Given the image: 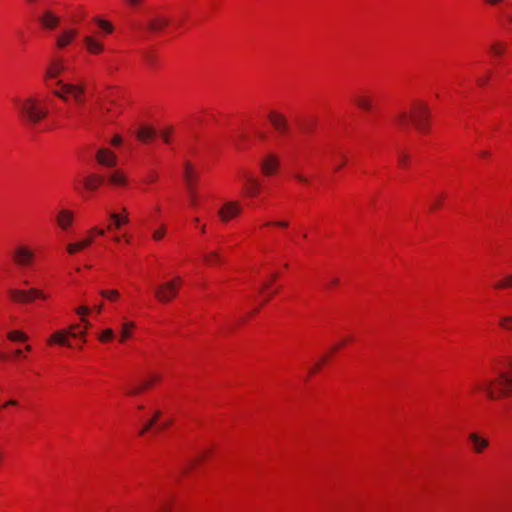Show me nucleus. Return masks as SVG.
I'll return each instance as SVG.
<instances>
[{
	"mask_svg": "<svg viewBox=\"0 0 512 512\" xmlns=\"http://www.w3.org/2000/svg\"><path fill=\"white\" fill-rule=\"evenodd\" d=\"M430 108L424 102H414L410 111L401 110L395 115L396 124L402 129L413 125L420 133L429 130Z\"/></svg>",
	"mask_w": 512,
	"mask_h": 512,
	"instance_id": "1",
	"label": "nucleus"
},
{
	"mask_svg": "<svg viewBox=\"0 0 512 512\" xmlns=\"http://www.w3.org/2000/svg\"><path fill=\"white\" fill-rule=\"evenodd\" d=\"M479 389L487 394V397L494 400L508 395L512 391V375L499 372L494 380H483L476 384Z\"/></svg>",
	"mask_w": 512,
	"mask_h": 512,
	"instance_id": "2",
	"label": "nucleus"
},
{
	"mask_svg": "<svg viewBox=\"0 0 512 512\" xmlns=\"http://www.w3.org/2000/svg\"><path fill=\"white\" fill-rule=\"evenodd\" d=\"M17 106L20 111V118L30 125L39 123L48 114L47 108L33 97L18 101Z\"/></svg>",
	"mask_w": 512,
	"mask_h": 512,
	"instance_id": "3",
	"label": "nucleus"
},
{
	"mask_svg": "<svg viewBox=\"0 0 512 512\" xmlns=\"http://www.w3.org/2000/svg\"><path fill=\"white\" fill-rule=\"evenodd\" d=\"M58 89L53 94L64 101L72 98L77 104L82 105L85 101V86L83 84L65 83L62 80L56 82Z\"/></svg>",
	"mask_w": 512,
	"mask_h": 512,
	"instance_id": "4",
	"label": "nucleus"
},
{
	"mask_svg": "<svg viewBox=\"0 0 512 512\" xmlns=\"http://www.w3.org/2000/svg\"><path fill=\"white\" fill-rule=\"evenodd\" d=\"M181 284V278L177 277L162 285H159L155 290V296L162 302H170L178 293V286Z\"/></svg>",
	"mask_w": 512,
	"mask_h": 512,
	"instance_id": "5",
	"label": "nucleus"
},
{
	"mask_svg": "<svg viewBox=\"0 0 512 512\" xmlns=\"http://www.w3.org/2000/svg\"><path fill=\"white\" fill-rule=\"evenodd\" d=\"M8 294L13 301L19 302V303L31 302L35 298H41V299L47 298L46 294L37 288H32L28 291L20 290V289H10L8 291Z\"/></svg>",
	"mask_w": 512,
	"mask_h": 512,
	"instance_id": "6",
	"label": "nucleus"
},
{
	"mask_svg": "<svg viewBox=\"0 0 512 512\" xmlns=\"http://www.w3.org/2000/svg\"><path fill=\"white\" fill-rule=\"evenodd\" d=\"M242 211L239 201H228L219 209L218 215L223 222H228L235 218Z\"/></svg>",
	"mask_w": 512,
	"mask_h": 512,
	"instance_id": "7",
	"label": "nucleus"
},
{
	"mask_svg": "<svg viewBox=\"0 0 512 512\" xmlns=\"http://www.w3.org/2000/svg\"><path fill=\"white\" fill-rule=\"evenodd\" d=\"M77 327H78L77 325H72L67 330H61V331L55 332L49 338V341H48L49 344L56 343L59 345L71 347V343L69 341V336L77 338V333L74 331V329H76Z\"/></svg>",
	"mask_w": 512,
	"mask_h": 512,
	"instance_id": "8",
	"label": "nucleus"
},
{
	"mask_svg": "<svg viewBox=\"0 0 512 512\" xmlns=\"http://www.w3.org/2000/svg\"><path fill=\"white\" fill-rule=\"evenodd\" d=\"M34 252L26 246H18L13 252V259L20 267L29 266L34 259Z\"/></svg>",
	"mask_w": 512,
	"mask_h": 512,
	"instance_id": "9",
	"label": "nucleus"
},
{
	"mask_svg": "<svg viewBox=\"0 0 512 512\" xmlns=\"http://www.w3.org/2000/svg\"><path fill=\"white\" fill-rule=\"evenodd\" d=\"M67 65L65 64L64 60L61 58H55L53 59L47 70L45 77L47 80L49 79H56L61 73L66 71Z\"/></svg>",
	"mask_w": 512,
	"mask_h": 512,
	"instance_id": "10",
	"label": "nucleus"
},
{
	"mask_svg": "<svg viewBox=\"0 0 512 512\" xmlns=\"http://www.w3.org/2000/svg\"><path fill=\"white\" fill-rule=\"evenodd\" d=\"M242 178L245 181L244 191L245 193L250 196L254 197L256 196L261 189V184L259 180L251 176L249 173L243 172Z\"/></svg>",
	"mask_w": 512,
	"mask_h": 512,
	"instance_id": "11",
	"label": "nucleus"
},
{
	"mask_svg": "<svg viewBox=\"0 0 512 512\" xmlns=\"http://www.w3.org/2000/svg\"><path fill=\"white\" fill-rule=\"evenodd\" d=\"M278 165L279 159L274 154H268L260 163L262 172L267 176L274 174L277 171Z\"/></svg>",
	"mask_w": 512,
	"mask_h": 512,
	"instance_id": "12",
	"label": "nucleus"
},
{
	"mask_svg": "<svg viewBox=\"0 0 512 512\" xmlns=\"http://www.w3.org/2000/svg\"><path fill=\"white\" fill-rule=\"evenodd\" d=\"M83 43L88 53L97 55L104 51V45L97 38L87 35L83 38Z\"/></svg>",
	"mask_w": 512,
	"mask_h": 512,
	"instance_id": "13",
	"label": "nucleus"
},
{
	"mask_svg": "<svg viewBox=\"0 0 512 512\" xmlns=\"http://www.w3.org/2000/svg\"><path fill=\"white\" fill-rule=\"evenodd\" d=\"M73 220L74 213L68 209H61L56 216L57 224L62 230H67L72 225Z\"/></svg>",
	"mask_w": 512,
	"mask_h": 512,
	"instance_id": "14",
	"label": "nucleus"
},
{
	"mask_svg": "<svg viewBox=\"0 0 512 512\" xmlns=\"http://www.w3.org/2000/svg\"><path fill=\"white\" fill-rule=\"evenodd\" d=\"M169 21L167 18L160 15H156L148 19L146 28L151 32H159L168 25Z\"/></svg>",
	"mask_w": 512,
	"mask_h": 512,
	"instance_id": "15",
	"label": "nucleus"
},
{
	"mask_svg": "<svg viewBox=\"0 0 512 512\" xmlns=\"http://www.w3.org/2000/svg\"><path fill=\"white\" fill-rule=\"evenodd\" d=\"M269 120L278 132L285 133L287 131L288 123L282 114L271 112L269 114Z\"/></svg>",
	"mask_w": 512,
	"mask_h": 512,
	"instance_id": "16",
	"label": "nucleus"
},
{
	"mask_svg": "<svg viewBox=\"0 0 512 512\" xmlns=\"http://www.w3.org/2000/svg\"><path fill=\"white\" fill-rule=\"evenodd\" d=\"M77 31L75 29H66L56 38V45L58 48H65L76 37Z\"/></svg>",
	"mask_w": 512,
	"mask_h": 512,
	"instance_id": "17",
	"label": "nucleus"
},
{
	"mask_svg": "<svg viewBox=\"0 0 512 512\" xmlns=\"http://www.w3.org/2000/svg\"><path fill=\"white\" fill-rule=\"evenodd\" d=\"M40 23L47 29H54L58 26L60 19L54 15L50 10L44 11L39 17Z\"/></svg>",
	"mask_w": 512,
	"mask_h": 512,
	"instance_id": "18",
	"label": "nucleus"
},
{
	"mask_svg": "<svg viewBox=\"0 0 512 512\" xmlns=\"http://www.w3.org/2000/svg\"><path fill=\"white\" fill-rule=\"evenodd\" d=\"M468 438L471 441V443L473 445V450L476 453H482L489 445V442L487 439L480 437L476 433L469 434Z\"/></svg>",
	"mask_w": 512,
	"mask_h": 512,
	"instance_id": "19",
	"label": "nucleus"
},
{
	"mask_svg": "<svg viewBox=\"0 0 512 512\" xmlns=\"http://www.w3.org/2000/svg\"><path fill=\"white\" fill-rule=\"evenodd\" d=\"M97 160L100 164L114 166L116 164L115 155L107 149H100L97 153Z\"/></svg>",
	"mask_w": 512,
	"mask_h": 512,
	"instance_id": "20",
	"label": "nucleus"
},
{
	"mask_svg": "<svg viewBox=\"0 0 512 512\" xmlns=\"http://www.w3.org/2000/svg\"><path fill=\"white\" fill-rule=\"evenodd\" d=\"M184 179L189 190L194 188V183L197 180V176L193 170L191 164L186 163L184 167Z\"/></svg>",
	"mask_w": 512,
	"mask_h": 512,
	"instance_id": "21",
	"label": "nucleus"
},
{
	"mask_svg": "<svg viewBox=\"0 0 512 512\" xmlns=\"http://www.w3.org/2000/svg\"><path fill=\"white\" fill-rule=\"evenodd\" d=\"M135 327V323L132 321H126L121 325L119 341L124 343L127 339L132 336V330Z\"/></svg>",
	"mask_w": 512,
	"mask_h": 512,
	"instance_id": "22",
	"label": "nucleus"
},
{
	"mask_svg": "<svg viewBox=\"0 0 512 512\" xmlns=\"http://www.w3.org/2000/svg\"><path fill=\"white\" fill-rule=\"evenodd\" d=\"M156 135V132L153 128L150 127H141L137 132V138L142 142H147L153 139Z\"/></svg>",
	"mask_w": 512,
	"mask_h": 512,
	"instance_id": "23",
	"label": "nucleus"
},
{
	"mask_svg": "<svg viewBox=\"0 0 512 512\" xmlns=\"http://www.w3.org/2000/svg\"><path fill=\"white\" fill-rule=\"evenodd\" d=\"M102 182L103 179L101 176L91 175L85 179L84 185L89 190H96Z\"/></svg>",
	"mask_w": 512,
	"mask_h": 512,
	"instance_id": "24",
	"label": "nucleus"
},
{
	"mask_svg": "<svg viewBox=\"0 0 512 512\" xmlns=\"http://www.w3.org/2000/svg\"><path fill=\"white\" fill-rule=\"evenodd\" d=\"M356 105L365 111H370L372 108V100L366 95H359L355 98Z\"/></svg>",
	"mask_w": 512,
	"mask_h": 512,
	"instance_id": "25",
	"label": "nucleus"
},
{
	"mask_svg": "<svg viewBox=\"0 0 512 512\" xmlns=\"http://www.w3.org/2000/svg\"><path fill=\"white\" fill-rule=\"evenodd\" d=\"M110 218L113 221V224L109 225L108 229H112V227H114L116 229H120L122 227V225L128 223V221H129L127 215H124L121 217L120 215H118L116 213H111Z\"/></svg>",
	"mask_w": 512,
	"mask_h": 512,
	"instance_id": "26",
	"label": "nucleus"
},
{
	"mask_svg": "<svg viewBox=\"0 0 512 512\" xmlns=\"http://www.w3.org/2000/svg\"><path fill=\"white\" fill-rule=\"evenodd\" d=\"M109 182L114 186H124L126 184V176L120 171H115L109 176Z\"/></svg>",
	"mask_w": 512,
	"mask_h": 512,
	"instance_id": "27",
	"label": "nucleus"
},
{
	"mask_svg": "<svg viewBox=\"0 0 512 512\" xmlns=\"http://www.w3.org/2000/svg\"><path fill=\"white\" fill-rule=\"evenodd\" d=\"M506 51V44L503 42H494L490 45V52L496 56L501 57Z\"/></svg>",
	"mask_w": 512,
	"mask_h": 512,
	"instance_id": "28",
	"label": "nucleus"
},
{
	"mask_svg": "<svg viewBox=\"0 0 512 512\" xmlns=\"http://www.w3.org/2000/svg\"><path fill=\"white\" fill-rule=\"evenodd\" d=\"M7 337L9 340L14 342H24L28 339V336L19 330H13L8 332Z\"/></svg>",
	"mask_w": 512,
	"mask_h": 512,
	"instance_id": "29",
	"label": "nucleus"
},
{
	"mask_svg": "<svg viewBox=\"0 0 512 512\" xmlns=\"http://www.w3.org/2000/svg\"><path fill=\"white\" fill-rule=\"evenodd\" d=\"M156 512H172V503L169 499L159 501Z\"/></svg>",
	"mask_w": 512,
	"mask_h": 512,
	"instance_id": "30",
	"label": "nucleus"
},
{
	"mask_svg": "<svg viewBox=\"0 0 512 512\" xmlns=\"http://www.w3.org/2000/svg\"><path fill=\"white\" fill-rule=\"evenodd\" d=\"M161 415V412L160 411H156L152 417V419L150 421L147 422V424L140 430L139 434L140 435H143L145 434L148 430H150L154 424L156 423V421L159 419Z\"/></svg>",
	"mask_w": 512,
	"mask_h": 512,
	"instance_id": "31",
	"label": "nucleus"
},
{
	"mask_svg": "<svg viewBox=\"0 0 512 512\" xmlns=\"http://www.w3.org/2000/svg\"><path fill=\"white\" fill-rule=\"evenodd\" d=\"M100 295L109 301H116L119 298V292L117 290H101Z\"/></svg>",
	"mask_w": 512,
	"mask_h": 512,
	"instance_id": "32",
	"label": "nucleus"
},
{
	"mask_svg": "<svg viewBox=\"0 0 512 512\" xmlns=\"http://www.w3.org/2000/svg\"><path fill=\"white\" fill-rule=\"evenodd\" d=\"M153 379H150V380H147L143 383V385L141 386H138V387H133L132 389H130L128 391V394L130 395H136V394H139L140 392H142L144 389L150 387L152 384H153Z\"/></svg>",
	"mask_w": 512,
	"mask_h": 512,
	"instance_id": "33",
	"label": "nucleus"
},
{
	"mask_svg": "<svg viewBox=\"0 0 512 512\" xmlns=\"http://www.w3.org/2000/svg\"><path fill=\"white\" fill-rule=\"evenodd\" d=\"M499 326L504 330L512 332V316H504L499 320Z\"/></svg>",
	"mask_w": 512,
	"mask_h": 512,
	"instance_id": "34",
	"label": "nucleus"
},
{
	"mask_svg": "<svg viewBox=\"0 0 512 512\" xmlns=\"http://www.w3.org/2000/svg\"><path fill=\"white\" fill-rule=\"evenodd\" d=\"M204 260L209 265H213V264H216V263L222 261L220 255L218 253H216V252H211V253L205 255Z\"/></svg>",
	"mask_w": 512,
	"mask_h": 512,
	"instance_id": "35",
	"label": "nucleus"
},
{
	"mask_svg": "<svg viewBox=\"0 0 512 512\" xmlns=\"http://www.w3.org/2000/svg\"><path fill=\"white\" fill-rule=\"evenodd\" d=\"M114 338V331L111 328L105 329L100 335L99 340L102 342L110 341Z\"/></svg>",
	"mask_w": 512,
	"mask_h": 512,
	"instance_id": "36",
	"label": "nucleus"
},
{
	"mask_svg": "<svg viewBox=\"0 0 512 512\" xmlns=\"http://www.w3.org/2000/svg\"><path fill=\"white\" fill-rule=\"evenodd\" d=\"M94 239L92 236H88L82 240L77 241L79 249L82 251L85 248L89 247L93 243Z\"/></svg>",
	"mask_w": 512,
	"mask_h": 512,
	"instance_id": "37",
	"label": "nucleus"
},
{
	"mask_svg": "<svg viewBox=\"0 0 512 512\" xmlns=\"http://www.w3.org/2000/svg\"><path fill=\"white\" fill-rule=\"evenodd\" d=\"M96 23L106 32V33H112L113 32V26L111 23L105 20L97 19Z\"/></svg>",
	"mask_w": 512,
	"mask_h": 512,
	"instance_id": "38",
	"label": "nucleus"
},
{
	"mask_svg": "<svg viewBox=\"0 0 512 512\" xmlns=\"http://www.w3.org/2000/svg\"><path fill=\"white\" fill-rule=\"evenodd\" d=\"M512 286V275L507 276L504 280L496 283L495 288L502 289Z\"/></svg>",
	"mask_w": 512,
	"mask_h": 512,
	"instance_id": "39",
	"label": "nucleus"
},
{
	"mask_svg": "<svg viewBox=\"0 0 512 512\" xmlns=\"http://www.w3.org/2000/svg\"><path fill=\"white\" fill-rule=\"evenodd\" d=\"M66 251L68 254L74 255L81 250L79 249L78 244L76 242H73V243H68L66 245Z\"/></svg>",
	"mask_w": 512,
	"mask_h": 512,
	"instance_id": "40",
	"label": "nucleus"
},
{
	"mask_svg": "<svg viewBox=\"0 0 512 512\" xmlns=\"http://www.w3.org/2000/svg\"><path fill=\"white\" fill-rule=\"evenodd\" d=\"M165 233H166V229L164 226H162L161 228H159L153 232L152 237L155 241H159L164 237Z\"/></svg>",
	"mask_w": 512,
	"mask_h": 512,
	"instance_id": "41",
	"label": "nucleus"
},
{
	"mask_svg": "<svg viewBox=\"0 0 512 512\" xmlns=\"http://www.w3.org/2000/svg\"><path fill=\"white\" fill-rule=\"evenodd\" d=\"M266 225L267 226L274 225V226L281 227V228H287L289 223L287 221L280 220V221H275V222H267Z\"/></svg>",
	"mask_w": 512,
	"mask_h": 512,
	"instance_id": "42",
	"label": "nucleus"
},
{
	"mask_svg": "<svg viewBox=\"0 0 512 512\" xmlns=\"http://www.w3.org/2000/svg\"><path fill=\"white\" fill-rule=\"evenodd\" d=\"M398 160H399V163L402 165V166H406L408 161H409V155L406 154V153H400L399 156H398Z\"/></svg>",
	"mask_w": 512,
	"mask_h": 512,
	"instance_id": "43",
	"label": "nucleus"
},
{
	"mask_svg": "<svg viewBox=\"0 0 512 512\" xmlns=\"http://www.w3.org/2000/svg\"><path fill=\"white\" fill-rule=\"evenodd\" d=\"M487 5L492 7L500 6L505 0H483Z\"/></svg>",
	"mask_w": 512,
	"mask_h": 512,
	"instance_id": "44",
	"label": "nucleus"
},
{
	"mask_svg": "<svg viewBox=\"0 0 512 512\" xmlns=\"http://www.w3.org/2000/svg\"><path fill=\"white\" fill-rule=\"evenodd\" d=\"M78 327L76 329H74V331L77 333V337H80L83 342H85V334H86V330L85 328L83 329H80V326L77 325Z\"/></svg>",
	"mask_w": 512,
	"mask_h": 512,
	"instance_id": "45",
	"label": "nucleus"
},
{
	"mask_svg": "<svg viewBox=\"0 0 512 512\" xmlns=\"http://www.w3.org/2000/svg\"><path fill=\"white\" fill-rule=\"evenodd\" d=\"M488 81H489V75H485L476 80V82L479 86H485L488 83Z\"/></svg>",
	"mask_w": 512,
	"mask_h": 512,
	"instance_id": "46",
	"label": "nucleus"
},
{
	"mask_svg": "<svg viewBox=\"0 0 512 512\" xmlns=\"http://www.w3.org/2000/svg\"><path fill=\"white\" fill-rule=\"evenodd\" d=\"M89 311H90V309H89L88 307H86V306H81V307H79V308L76 310V312H77L78 314H80V315L88 314V313H89Z\"/></svg>",
	"mask_w": 512,
	"mask_h": 512,
	"instance_id": "47",
	"label": "nucleus"
},
{
	"mask_svg": "<svg viewBox=\"0 0 512 512\" xmlns=\"http://www.w3.org/2000/svg\"><path fill=\"white\" fill-rule=\"evenodd\" d=\"M294 177L300 182L308 183V179L300 173H295Z\"/></svg>",
	"mask_w": 512,
	"mask_h": 512,
	"instance_id": "48",
	"label": "nucleus"
},
{
	"mask_svg": "<svg viewBox=\"0 0 512 512\" xmlns=\"http://www.w3.org/2000/svg\"><path fill=\"white\" fill-rule=\"evenodd\" d=\"M326 360V357L324 356L320 362L316 363L315 367L311 370L310 374H313L315 372H317L321 366V364Z\"/></svg>",
	"mask_w": 512,
	"mask_h": 512,
	"instance_id": "49",
	"label": "nucleus"
},
{
	"mask_svg": "<svg viewBox=\"0 0 512 512\" xmlns=\"http://www.w3.org/2000/svg\"><path fill=\"white\" fill-rule=\"evenodd\" d=\"M121 142H122V139H121V137H120L119 135H116V136L112 139V144H113V145L118 146V145H120V144H121Z\"/></svg>",
	"mask_w": 512,
	"mask_h": 512,
	"instance_id": "50",
	"label": "nucleus"
},
{
	"mask_svg": "<svg viewBox=\"0 0 512 512\" xmlns=\"http://www.w3.org/2000/svg\"><path fill=\"white\" fill-rule=\"evenodd\" d=\"M189 192H190L191 204L196 205V195L194 192V188L192 190H189Z\"/></svg>",
	"mask_w": 512,
	"mask_h": 512,
	"instance_id": "51",
	"label": "nucleus"
},
{
	"mask_svg": "<svg viewBox=\"0 0 512 512\" xmlns=\"http://www.w3.org/2000/svg\"><path fill=\"white\" fill-rule=\"evenodd\" d=\"M161 137L166 143H169V131L165 130L161 133Z\"/></svg>",
	"mask_w": 512,
	"mask_h": 512,
	"instance_id": "52",
	"label": "nucleus"
},
{
	"mask_svg": "<svg viewBox=\"0 0 512 512\" xmlns=\"http://www.w3.org/2000/svg\"><path fill=\"white\" fill-rule=\"evenodd\" d=\"M91 232H95L99 236H103L105 234V230L102 228H93Z\"/></svg>",
	"mask_w": 512,
	"mask_h": 512,
	"instance_id": "53",
	"label": "nucleus"
},
{
	"mask_svg": "<svg viewBox=\"0 0 512 512\" xmlns=\"http://www.w3.org/2000/svg\"><path fill=\"white\" fill-rule=\"evenodd\" d=\"M346 164V158L345 156H341V160H340V163L337 165L336 167V170H339L340 168H342L344 165Z\"/></svg>",
	"mask_w": 512,
	"mask_h": 512,
	"instance_id": "54",
	"label": "nucleus"
},
{
	"mask_svg": "<svg viewBox=\"0 0 512 512\" xmlns=\"http://www.w3.org/2000/svg\"><path fill=\"white\" fill-rule=\"evenodd\" d=\"M440 205H441V200L440 199H436L435 202L432 205V209H435V208L439 207Z\"/></svg>",
	"mask_w": 512,
	"mask_h": 512,
	"instance_id": "55",
	"label": "nucleus"
},
{
	"mask_svg": "<svg viewBox=\"0 0 512 512\" xmlns=\"http://www.w3.org/2000/svg\"><path fill=\"white\" fill-rule=\"evenodd\" d=\"M127 1L132 6H136L141 2V0H127Z\"/></svg>",
	"mask_w": 512,
	"mask_h": 512,
	"instance_id": "56",
	"label": "nucleus"
},
{
	"mask_svg": "<svg viewBox=\"0 0 512 512\" xmlns=\"http://www.w3.org/2000/svg\"><path fill=\"white\" fill-rule=\"evenodd\" d=\"M338 284V279L337 278H332L329 282V285L330 286H336Z\"/></svg>",
	"mask_w": 512,
	"mask_h": 512,
	"instance_id": "57",
	"label": "nucleus"
},
{
	"mask_svg": "<svg viewBox=\"0 0 512 512\" xmlns=\"http://www.w3.org/2000/svg\"><path fill=\"white\" fill-rule=\"evenodd\" d=\"M167 423H163V424H160L157 426V430H162V429H165L167 427Z\"/></svg>",
	"mask_w": 512,
	"mask_h": 512,
	"instance_id": "58",
	"label": "nucleus"
},
{
	"mask_svg": "<svg viewBox=\"0 0 512 512\" xmlns=\"http://www.w3.org/2000/svg\"><path fill=\"white\" fill-rule=\"evenodd\" d=\"M8 405H13V406H15V405H17V401H15V400H10V401H8L4 406H8Z\"/></svg>",
	"mask_w": 512,
	"mask_h": 512,
	"instance_id": "59",
	"label": "nucleus"
},
{
	"mask_svg": "<svg viewBox=\"0 0 512 512\" xmlns=\"http://www.w3.org/2000/svg\"><path fill=\"white\" fill-rule=\"evenodd\" d=\"M14 355L17 357L22 356V350H20V349L15 350Z\"/></svg>",
	"mask_w": 512,
	"mask_h": 512,
	"instance_id": "60",
	"label": "nucleus"
},
{
	"mask_svg": "<svg viewBox=\"0 0 512 512\" xmlns=\"http://www.w3.org/2000/svg\"><path fill=\"white\" fill-rule=\"evenodd\" d=\"M103 309V304H99L98 306H96V310L98 313H100Z\"/></svg>",
	"mask_w": 512,
	"mask_h": 512,
	"instance_id": "61",
	"label": "nucleus"
},
{
	"mask_svg": "<svg viewBox=\"0 0 512 512\" xmlns=\"http://www.w3.org/2000/svg\"><path fill=\"white\" fill-rule=\"evenodd\" d=\"M480 156L486 157V156H488V152L487 151H482V152H480Z\"/></svg>",
	"mask_w": 512,
	"mask_h": 512,
	"instance_id": "62",
	"label": "nucleus"
},
{
	"mask_svg": "<svg viewBox=\"0 0 512 512\" xmlns=\"http://www.w3.org/2000/svg\"><path fill=\"white\" fill-rule=\"evenodd\" d=\"M82 321L85 323V329L89 326V322L85 319V318H82Z\"/></svg>",
	"mask_w": 512,
	"mask_h": 512,
	"instance_id": "63",
	"label": "nucleus"
},
{
	"mask_svg": "<svg viewBox=\"0 0 512 512\" xmlns=\"http://www.w3.org/2000/svg\"><path fill=\"white\" fill-rule=\"evenodd\" d=\"M268 286H269V284H268V283H265V284L263 285V287H262V289H261V290H264V289L268 288Z\"/></svg>",
	"mask_w": 512,
	"mask_h": 512,
	"instance_id": "64",
	"label": "nucleus"
}]
</instances>
